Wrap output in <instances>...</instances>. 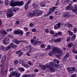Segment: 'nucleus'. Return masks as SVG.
Listing matches in <instances>:
<instances>
[{
  "label": "nucleus",
  "instance_id": "bf43d9fd",
  "mask_svg": "<svg viewBox=\"0 0 77 77\" xmlns=\"http://www.w3.org/2000/svg\"><path fill=\"white\" fill-rule=\"evenodd\" d=\"M28 62V64L29 65L32 66V63L30 62V61H29Z\"/></svg>",
  "mask_w": 77,
  "mask_h": 77
},
{
  "label": "nucleus",
  "instance_id": "3c124183",
  "mask_svg": "<svg viewBox=\"0 0 77 77\" xmlns=\"http://www.w3.org/2000/svg\"><path fill=\"white\" fill-rule=\"evenodd\" d=\"M54 18V17H53V16H50L49 19H50V20H53Z\"/></svg>",
  "mask_w": 77,
  "mask_h": 77
},
{
  "label": "nucleus",
  "instance_id": "6e6552de",
  "mask_svg": "<svg viewBox=\"0 0 77 77\" xmlns=\"http://www.w3.org/2000/svg\"><path fill=\"white\" fill-rule=\"evenodd\" d=\"M14 33L15 34H17V35H20V36H22L23 35V31L21 30L20 29L16 30L14 31Z\"/></svg>",
  "mask_w": 77,
  "mask_h": 77
},
{
  "label": "nucleus",
  "instance_id": "bb28decb",
  "mask_svg": "<svg viewBox=\"0 0 77 77\" xmlns=\"http://www.w3.org/2000/svg\"><path fill=\"white\" fill-rule=\"evenodd\" d=\"M32 6L33 8H38V5H36L35 3H33L32 4Z\"/></svg>",
  "mask_w": 77,
  "mask_h": 77
},
{
  "label": "nucleus",
  "instance_id": "aec40b11",
  "mask_svg": "<svg viewBox=\"0 0 77 77\" xmlns=\"http://www.w3.org/2000/svg\"><path fill=\"white\" fill-rule=\"evenodd\" d=\"M39 66L40 67H41V68H42V69H43V70H44V69H46V67L45 66L40 65Z\"/></svg>",
  "mask_w": 77,
  "mask_h": 77
},
{
  "label": "nucleus",
  "instance_id": "338daca9",
  "mask_svg": "<svg viewBox=\"0 0 77 77\" xmlns=\"http://www.w3.org/2000/svg\"><path fill=\"white\" fill-rule=\"evenodd\" d=\"M71 77H76L75 75H72L71 76Z\"/></svg>",
  "mask_w": 77,
  "mask_h": 77
},
{
  "label": "nucleus",
  "instance_id": "2eb2a0df",
  "mask_svg": "<svg viewBox=\"0 0 77 77\" xmlns=\"http://www.w3.org/2000/svg\"><path fill=\"white\" fill-rule=\"evenodd\" d=\"M14 46V44L13 43H11L10 44V45L8 46V47H7L6 48V50H9V49H11L12 47L13 48Z\"/></svg>",
  "mask_w": 77,
  "mask_h": 77
},
{
  "label": "nucleus",
  "instance_id": "37998d69",
  "mask_svg": "<svg viewBox=\"0 0 77 77\" xmlns=\"http://www.w3.org/2000/svg\"><path fill=\"white\" fill-rule=\"evenodd\" d=\"M70 39H71V37H67V39H66V41L68 42H69V41H70Z\"/></svg>",
  "mask_w": 77,
  "mask_h": 77
},
{
  "label": "nucleus",
  "instance_id": "6e6d98bb",
  "mask_svg": "<svg viewBox=\"0 0 77 77\" xmlns=\"http://www.w3.org/2000/svg\"><path fill=\"white\" fill-rule=\"evenodd\" d=\"M24 30H26L27 31L29 30V29H28V28L26 27H24Z\"/></svg>",
  "mask_w": 77,
  "mask_h": 77
},
{
  "label": "nucleus",
  "instance_id": "473e14b6",
  "mask_svg": "<svg viewBox=\"0 0 77 77\" xmlns=\"http://www.w3.org/2000/svg\"><path fill=\"white\" fill-rule=\"evenodd\" d=\"M18 69L19 70H20V71H24V70H25L23 68L20 67L18 68Z\"/></svg>",
  "mask_w": 77,
  "mask_h": 77
},
{
  "label": "nucleus",
  "instance_id": "7ed1b4c3",
  "mask_svg": "<svg viewBox=\"0 0 77 77\" xmlns=\"http://www.w3.org/2000/svg\"><path fill=\"white\" fill-rule=\"evenodd\" d=\"M24 4V2L23 1H21L20 2H14L13 3H11L10 4V6L14 7L16 6H23Z\"/></svg>",
  "mask_w": 77,
  "mask_h": 77
},
{
  "label": "nucleus",
  "instance_id": "dca6fc26",
  "mask_svg": "<svg viewBox=\"0 0 77 77\" xmlns=\"http://www.w3.org/2000/svg\"><path fill=\"white\" fill-rule=\"evenodd\" d=\"M61 24L60 23H58V24H57L56 25H55L54 26V29H57V28L58 29H59V27H60Z\"/></svg>",
  "mask_w": 77,
  "mask_h": 77
},
{
  "label": "nucleus",
  "instance_id": "2f4dec72",
  "mask_svg": "<svg viewBox=\"0 0 77 77\" xmlns=\"http://www.w3.org/2000/svg\"><path fill=\"white\" fill-rule=\"evenodd\" d=\"M56 62L57 63V64H58L59 63V61H57V60L56 59H55L54 60V62H53V63H56Z\"/></svg>",
  "mask_w": 77,
  "mask_h": 77
},
{
  "label": "nucleus",
  "instance_id": "a18cd8bd",
  "mask_svg": "<svg viewBox=\"0 0 77 77\" xmlns=\"http://www.w3.org/2000/svg\"><path fill=\"white\" fill-rule=\"evenodd\" d=\"M17 47H18V46H17V45H13V48L14 49L16 48H17Z\"/></svg>",
  "mask_w": 77,
  "mask_h": 77
},
{
  "label": "nucleus",
  "instance_id": "f704fd0d",
  "mask_svg": "<svg viewBox=\"0 0 77 77\" xmlns=\"http://www.w3.org/2000/svg\"><path fill=\"white\" fill-rule=\"evenodd\" d=\"M38 43V42L37 41H34V42H33L32 44L33 45H36V44Z\"/></svg>",
  "mask_w": 77,
  "mask_h": 77
},
{
  "label": "nucleus",
  "instance_id": "b1692460",
  "mask_svg": "<svg viewBox=\"0 0 77 77\" xmlns=\"http://www.w3.org/2000/svg\"><path fill=\"white\" fill-rule=\"evenodd\" d=\"M26 48L28 50H32V47L31 46V45H29L26 46Z\"/></svg>",
  "mask_w": 77,
  "mask_h": 77
},
{
  "label": "nucleus",
  "instance_id": "39448f33",
  "mask_svg": "<svg viewBox=\"0 0 77 77\" xmlns=\"http://www.w3.org/2000/svg\"><path fill=\"white\" fill-rule=\"evenodd\" d=\"M49 65H51L52 66H54L55 68H61V67L63 66V65L62 64H60L59 65H58L57 64L53 63L52 62H51L49 63Z\"/></svg>",
  "mask_w": 77,
  "mask_h": 77
},
{
  "label": "nucleus",
  "instance_id": "de8ad7c7",
  "mask_svg": "<svg viewBox=\"0 0 77 77\" xmlns=\"http://www.w3.org/2000/svg\"><path fill=\"white\" fill-rule=\"evenodd\" d=\"M23 52H21L19 54V57H20L22 55H23Z\"/></svg>",
  "mask_w": 77,
  "mask_h": 77
},
{
  "label": "nucleus",
  "instance_id": "c85d7f7f",
  "mask_svg": "<svg viewBox=\"0 0 77 77\" xmlns=\"http://www.w3.org/2000/svg\"><path fill=\"white\" fill-rule=\"evenodd\" d=\"M62 32H59L58 33H55L54 34V36H57V35H62Z\"/></svg>",
  "mask_w": 77,
  "mask_h": 77
},
{
  "label": "nucleus",
  "instance_id": "423d86ee",
  "mask_svg": "<svg viewBox=\"0 0 77 77\" xmlns=\"http://www.w3.org/2000/svg\"><path fill=\"white\" fill-rule=\"evenodd\" d=\"M68 70V72L69 74H71L73 72V71H74L75 70V68L74 67H70L67 69Z\"/></svg>",
  "mask_w": 77,
  "mask_h": 77
},
{
  "label": "nucleus",
  "instance_id": "680f3d73",
  "mask_svg": "<svg viewBox=\"0 0 77 77\" xmlns=\"http://www.w3.org/2000/svg\"><path fill=\"white\" fill-rule=\"evenodd\" d=\"M59 5V2H57L56 3V4L55 5V6H57V5Z\"/></svg>",
  "mask_w": 77,
  "mask_h": 77
},
{
  "label": "nucleus",
  "instance_id": "393cba45",
  "mask_svg": "<svg viewBox=\"0 0 77 77\" xmlns=\"http://www.w3.org/2000/svg\"><path fill=\"white\" fill-rule=\"evenodd\" d=\"M75 37H76V35H75V34H74L72 35L71 38V40L72 41H74V39H75Z\"/></svg>",
  "mask_w": 77,
  "mask_h": 77
},
{
  "label": "nucleus",
  "instance_id": "4c0bfd02",
  "mask_svg": "<svg viewBox=\"0 0 77 77\" xmlns=\"http://www.w3.org/2000/svg\"><path fill=\"white\" fill-rule=\"evenodd\" d=\"M72 11L74 13H77V9H73L72 10Z\"/></svg>",
  "mask_w": 77,
  "mask_h": 77
},
{
  "label": "nucleus",
  "instance_id": "774afa93",
  "mask_svg": "<svg viewBox=\"0 0 77 77\" xmlns=\"http://www.w3.org/2000/svg\"><path fill=\"white\" fill-rule=\"evenodd\" d=\"M10 71H12L13 70V68H10L9 69Z\"/></svg>",
  "mask_w": 77,
  "mask_h": 77
},
{
  "label": "nucleus",
  "instance_id": "ddd939ff",
  "mask_svg": "<svg viewBox=\"0 0 77 77\" xmlns=\"http://www.w3.org/2000/svg\"><path fill=\"white\" fill-rule=\"evenodd\" d=\"M13 15H14V13L12 12H11L7 14V17H8V18H10V17H12Z\"/></svg>",
  "mask_w": 77,
  "mask_h": 77
},
{
  "label": "nucleus",
  "instance_id": "13d9d810",
  "mask_svg": "<svg viewBox=\"0 0 77 77\" xmlns=\"http://www.w3.org/2000/svg\"><path fill=\"white\" fill-rule=\"evenodd\" d=\"M74 8L75 9H77V6L76 5H75L74 6Z\"/></svg>",
  "mask_w": 77,
  "mask_h": 77
},
{
  "label": "nucleus",
  "instance_id": "4468645a",
  "mask_svg": "<svg viewBox=\"0 0 77 77\" xmlns=\"http://www.w3.org/2000/svg\"><path fill=\"white\" fill-rule=\"evenodd\" d=\"M70 6H71V4H69V5H68L66 7V9L69 10L73 9V7Z\"/></svg>",
  "mask_w": 77,
  "mask_h": 77
},
{
  "label": "nucleus",
  "instance_id": "4be33fe9",
  "mask_svg": "<svg viewBox=\"0 0 77 77\" xmlns=\"http://www.w3.org/2000/svg\"><path fill=\"white\" fill-rule=\"evenodd\" d=\"M45 5H46V4L44 2H42L40 4V6L42 7H45Z\"/></svg>",
  "mask_w": 77,
  "mask_h": 77
},
{
  "label": "nucleus",
  "instance_id": "e2e57ef3",
  "mask_svg": "<svg viewBox=\"0 0 77 77\" xmlns=\"http://www.w3.org/2000/svg\"><path fill=\"white\" fill-rule=\"evenodd\" d=\"M50 33H51V34H52V35H54V32L53 31H51Z\"/></svg>",
  "mask_w": 77,
  "mask_h": 77
},
{
  "label": "nucleus",
  "instance_id": "6ab92c4d",
  "mask_svg": "<svg viewBox=\"0 0 77 77\" xmlns=\"http://www.w3.org/2000/svg\"><path fill=\"white\" fill-rule=\"evenodd\" d=\"M56 7H53L50 9V11L51 12H53L54 11V10H55V9H56Z\"/></svg>",
  "mask_w": 77,
  "mask_h": 77
},
{
  "label": "nucleus",
  "instance_id": "9b49d317",
  "mask_svg": "<svg viewBox=\"0 0 77 77\" xmlns=\"http://www.w3.org/2000/svg\"><path fill=\"white\" fill-rule=\"evenodd\" d=\"M47 67L48 68H49V70L51 71L52 72H54L55 71V69L54 68L49 65H47Z\"/></svg>",
  "mask_w": 77,
  "mask_h": 77
},
{
  "label": "nucleus",
  "instance_id": "f3484780",
  "mask_svg": "<svg viewBox=\"0 0 77 77\" xmlns=\"http://www.w3.org/2000/svg\"><path fill=\"white\" fill-rule=\"evenodd\" d=\"M22 66H23L25 67L26 68H28L29 67V66L28 65V64L26 63H22Z\"/></svg>",
  "mask_w": 77,
  "mask_h": 77
},
{
  "label": "nucleus",
  "instance_id": "c9c22d12",
  "mask_svg": "<svg viewBox=\"0 0 77 77\" xmlns=\"http://www.w3.org/2000/svg\"><path fill=\"white\" fill-rule=\"evenodd\" d=\"M21 42V41H15V43L16 44H19Z\"/></svg>",
  "mask_w": 77,
  "mask_h": 77
},
{
  "label": "nucleus",
  "instance_id": "c03bdc74",
  "mask_svg": "<svg viewBox=\"0 0 77 77\" xmlns=\"http://www.w3.org/2000/svg\"><path fill=\"white\" fill-rule=\"evenodd\" d=\"M69 35H70V36H72V35L73 34V32H70L69 31Z\"/></svg>",
  "mask_w": 77,
  "mask_h": 77
},
{
  "label": "nucleus",
  "instance_id": "09e8293b",
  "mask_svg": "<svg viewBox=\"0 0 77 77\" xmlns=\"http://www.w3.org/2000/svg\"><path fill=\"white\" fill-rule=\"evenodd\" d=\"M8 36L9 38H13V36H12V35L11 34H10L8 35Z\"/></svg>",
  "mask_w": 77,
  "mask_h": 77
},
{
  "label": "nucleus",
  "instance_id": "f8f14e48",
  "mask_svg": "<svg viewBox=\"0 0 77 77\" xmlns=\"http://www.w3.org/2000/svg\"><path fill=\"white\" fill-rule=\"evenodd\" d=\"M1 73L2 76H4V71H3V67H4V65L3 64H2L1 66Z\"/></svg>",
  "mask_w": 77,
  "mask_h": 77
},
{
  "label": "nucleus",
  "instance_id": "e433bc0d",
  "mask_svg": "<svg viewBox=\"0 0 77 77\" xmlns=\"http://www.w3.org/2000/svg\"><path fill=\"white\" fill-rule=\"evenodd\" d=\"M14 63L15 65H17L18 63V60H15L14 61Z\"/></svg>",
  "mask_w": 77,
  "mask_h": 77
},
{
  "label": "nucleus",
  "instance_id": "a878e982",
  "mask_svg": "<svg viewBox=\"0 0 77 77\" xmlns=\"http://www.w3.org/2000/svg\"><path fill=\"white\" fill-rule=\"evenodd\" d=\"M51 49V46L50 45H48L47 48L45 49V51H47V50H50Z\"/></svg>",
  "mask_w": 77,
  "mask_h": 77
},
{
  "label": "nucleus",
  "instance_id": "f257e3e1",
  "mask_svg": "<svg viewBox=\"0 0 77 77\" xmlns=\"http://www.w3.org/2000/svg\"><path fill=\"white\" fill-rule=\"evenodd\" d=\"M42 14V11L38 9H36L34 11L33 13H32V12H29L27 15L28 17H32L33 15H35L37 17L40 16Z\"/></svg>",
  "mask_w": 77,
  "mask_h": 77
},
{
  "label": "nucleus",
  "instance_id": "5fc2aeb1",
  "mask_svg": "<svg viewBox=\"0 0 77 77\" xmlns=\"http://www.w3.org/2000/svg\"><path fill=\"white\" fill-rule=\"evenodd\" d=\"M49 31V29H46L45 30V32H46L47 33H48V32Z\"/></svg>",
  "mask_w": 77,
  "mask_h": 77
},
{
  "label": "nucleus",
  "instance_id": "7c9ffc66",
  "mask_svg": "<svg viewBox=\"0 0 77 77\" xmlns=\"http://www.w3.org/2000/svg\"><path fill=\"white\" fill-rule=\"evenodd\" d=\"M28 7H29V5L25 4V10H27V9H28Z\"/></svg>",
  "mask_w": 77,
  "mask_h": 77
},
{
  "label": "nucleus",
  "instance_id": "79ce46f5",
  "mask_svg": "<svg viewBox=\"0 0 77 77\" xmlns=\"http://www.w3.org/2000/svg\"><path fill=\"white\" fill-rule=\"evenodd\" d=\"M31 2V0H29L26 3V5H29V4H30V3Z\"/></svg>",
  "mask_w": 77,
  "mask_h": 77
},
{
  "label": "nucleus",
  "instance_id": "412c9836",
  "mask_svg": "<svg viewBox=\"0 0 77 77\" xmlns=\"http://www.w3.org/2000/svg\"><path fill=\"white\" fill-rule=\"evenodd\" d=\"M61 41L60 40V38H59L57 39H56L54 41V42H56V43H57V42H60Z\"/></svg>",
  "mask_w": 77,
  "mask_h": 77
},
{
  "label": "nucleus",
  "instance_id": "603ef678",
  "mask_svg": "<svg viewBox=\"0 0 77 77\" xmlns=\"http://www.w3.org/2000/svg\"><path fill=\"white\" fill-rule=\"evenodd\" d=\"M44 47H45V45L44 44H42L40 46V47L41 48H44Z\"/></svg>",
  "mask_w": 77,
  "mask_h": 77
},
{
  "label": "nucleus",
  "instance_id": "0e129e2a",
  "mask_svg": "<svg viewBox=\"0 0 77 77\" xmlns=\"http://www.w3.org/2000/svg\"><path fill=\"white\" fill-rule=\"evenodd\" d=\"M52 12L50 11L48 13V14L49 15H50V14H52Z\"/></svg>",
  "mask_w": 77,
  "mask_h": 77
},
{
  "label": "nucleus",
  "instance_id": "49530a36",
  "mask_svg": "<svg viewBox=\"0 0 77 77\" xmlns=\"http://www.w3.org/2000/svg\"><path fill=\"white\" fill-rule=\"evenodd\" d=\"M36 74H34V75H29L30 77H35V76H36Z\"/></svg>",
  "mask_w": 77,
  "mask_h": 77
},
{
  "label": "nucleus",
  "instance_id": "052dcab7",
  "mask_svg": "<svg viewBox=\"0 0 77 77\" xmlns=\"http://www.w3.org/2000/svg\"><path fill=\"white\" fill-rule=\"evenodd\" d=\"M31 42L32 43V44L33 43L35 42V41H34V40L33 39H31Z\"/></svg>",
  "mask_w": 77,
  "mask_h": 77
},
{
  "label": "nucleus",
  "instance_id": "ea45409f",
  "mask_svg": "<svg viewBox=\"0 0 77 77\" xmlns=\"http://www.w3.org/2000/svg\"><path fill=\"white\" fill-rule=\"evenodd\" d=\"M68 27H69V29H70V27H73V26L72 25L69 23L68 24Z\"/></svg>",
  "mask_w": 77,
  "mask_h": 77
},
{
  "label": "nucleus",
  "instance_id": "864d4df0",
  "mask_svg": "<svg viewBox=\"0 0 77 77\" xmlns=\"http://www.w3.org/2000/svg\"><path fill=\"white\" fill-rule=\"evenodd\" d=\"M66 15L67 17H69V16H70L69 15L70 14L69 13H66Z\"/></svg>",
  "mask_w": 77,
  "mask_h": 77
},
{
  "label": "nucleus",
  "instance_id": "a19ab883",
  "mask_svg": "<svg viewBox=\"0 0 77 77\" xmlns=\"http://www.w3.org/2000/svg\"><path fill=\"white\" fill-rule=\"evenodd\" d=\"M12 28H8V29H7L6 31L8 32H9V31H12Z\"/></svg>",
  "mask_w": 77,
  "mask_h": 77
},
{
  "label": "nucleus",
  "instance_id": "c756f323",
  "mask_svg": "<svg viewBox=\"0 0 77 77\" xmlns=\"http://www.w3.org/2000/svg\"><path fill=\"white\" fill-rule=\"evenodd\" d=\"M5 5L6 6H8V4H9V2L8 0H6L5 2Z\"/></svg>",
  "mask_w": 77,
  "mask_h": 77
},
{
  "label": "nucleus",
  "instance_id": "a211bd4d",
  "mask_svg": "<svg viewBox=\"0 0 77 77\" xmlns=\"http://www.w3.org/2000/svg\"><path fill=\"white\" fill-rule=\"evenodd\" d=\"M6 59V57L5 56H4L2 58V59L1 62L2 63H4V62H5V61Z\"/></svg>",
  "mask_w": 77,
  "mask_h": 77
},
{
  "label": "nucleus",
  "instance_id": "69168bd1",
  "mask_svg": "<svg viewBox=\"0 0 77 77\" xmlns=\"http://www.w3.org/2000/svg\"><path fill=\"white\" fill-rule=\"evenodd\" d=\"M16 23L17 24H20V22H19V21H16Z\"/></svg>",
  "mask_w": 77,
  "mask_h": 77
},
{
  "label": "nucleus",
  "instance_id": "cd10ccee",
  "mask_svg": "<svg viewBox=\"0 0 77 77\" xmlns=\"http://www.w3.org/2000/svg\"><path fill=\"white\" fill-rule=\"evenodd\" d=\"M1 33H3L5 35H7V34L8 33H7V32H6V31H5L4 30H2L1 31Z\"/></svg>",
  "mask_w": 77,
  "mask_h": 77
},
{
  "label": "nucleus",
  "instance_id": "5701e85b",
  "mask_svg": "<svg viewBox=\"0 0 77 77\" xmlns=\"http://www.w3.org/2000/svg\"><path fill=\"white\" fill-rule=\"evenodd\" d=\"M1 39H2L3 38H4L5 36V34H4L3 33H1Z\"/></svg>",
  "mask_w": 77,
  "mask_h": 77
},
{
  "label": "nucleus",
  "instance_id": "4d7b16f0",
  "mask_svg": "<svg viewBox=\"0 0 77 77\" xmlns=\"http://www.w3.org/2000/svg\"><path fill=\"white\" fill-rule=\"evenodd\" d=\"M27 36H28V35L30 34V32L29 31H28L26 33Z\"/></svg>",
  "mask_w": 77,
  "mask_h": 77
},
{
  "label": "nucleus",
  "instance_id": "0eeeda50",
  "mask_svg": "<svg viewBox=\"0 0 77 77\" xmlns=\"http://www.w3.org/2000/svg\"><path fill=\"white\" fill-rule=\"evenodd\" d=\"M2 42L5 45H8V44L9 43V38L8 37H6L2 41Z\"/></svg>",
  "mask_w": 77,
  "mask_h": 77
},
{
  "label": "nucleus",
  "instance_id": "9d476101",
  "mask_svg": "<svg viewBox=\"0 0 77 77\" xmlns=\"http://www.w3.org/2000/svg\"><path fill=\"white\" fill-rule=\"evenodd\" d=\"M69 57V53L67 52L64 56V58H63V61H65L66 58Z\"/></svg>",
  "mask_w": 77,
  "mask_h": 77
},
{
  "label": "nucleus",
  "instance_id": "72a5a7b5",
  "mask_svg": "<svg viewBox=\"0 0 77 77\" xmlns=\"http://www.w3.org/2000/svg\"><path fill=\"white\" fill-rule=\"evenodd\" d=\"M72 45V43H70L68 44V47L70 48L71 47Z\"/></svg>",
  "mask_w": 77,
  "mask_h": 77
},
{
  "label": "nucleus",
  "instance_id": "58836bf2",
  "mask_svg": "<svg viewBox=\"0 0 77 77\" xmlns=\"http://www.w3.org/2000/svg\"><path fill=\"white\" fill-rule=\"evenodd\" d=\"M0 48L1 50H5V47L3 46H1Z\"/></svg>",
  "mask_w": 77,
  "mask_h": 77
},
{
  "label": "nucleus",
  "instance_id": "20e7f679",
  "mask_svg": "<svg viewBox=\"0 0 77 77\" xmlns=\"http://www.w3.org/2000/svg\"><path fill=\"white\" fill-rule=\"evenodd\" d=\"M21 74L18 72V70H16L15 72L12 71L9 76V77H12V76H16V77H19L20 76Z\"/></svg>",
  "mask_w": 77,
  "mask_h": 77
},
{
  "label": "nucleus",
  "instance_id": "f03ea898",
  "mask_svg": "<svg viewBox=\"0 0 77 77\" xmlns=\"http://www.w3.org/2000/svg\"><path fill=\"white\" fill-rule=\"evenodd\" d=\"M59 51H60V48H58L54 47L53 48L52 51L49 53V55L50 56H53V54H56Z\"/></svg>",
  "mask_w": 77,
  "mask_h": 77
},
{
  "label": "nucleus",
  "instance_id": "1a4fd4ad",
  "mask_svg": "<svg viewBox=\"0 0 77 77\" xmlns=\"http://www.w3.org/2000/svg\"><path fill=\"white\" fill-rule=\"evenodd\" d=\"M62 51L60 49V51L57 53H56V54H55V56H56L57 57H58V58H60V57H62Z\"/></svg>",
  "mask_w": 77,
  "mask_h": 77
},
{
  "label": "nucleus",
  "instance_id": "8fccbe9b",
  "mask_svg": "<svg viewBox=\"0 0 77 77\" xmlns=\"http://www.w3.org/2000/svg\"><path fill=\"white\" fill-rule=\"evenodd\" d=\"M21 52V51H18L16 52V54H20Z\"/></svg>",
  "mask_w": 77,
  "mask_h": 77
}]
</instances>
